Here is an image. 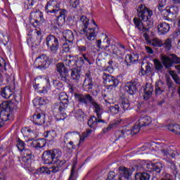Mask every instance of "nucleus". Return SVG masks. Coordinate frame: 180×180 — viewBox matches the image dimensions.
I'll return each instance as SVG.
<instances>
[{"label": "nucleus", "instance_id": "nucleus-1", "mask_svg": "<svg viewBox=\"0 0 180 180\" xmlns=\"http://www.w3.org/2000/svg\"><path fill=\"white\" fill-rule=\"evenodd\" d=\"M80 22L82 26V28L80 29L81 34H86V39L90 40V41L95 40L96 38V32H95V28L88 29L89 18H86L85 15H82L80 18Z\"/></svg>", "mask_w": 180, "mask_h": 180}, {"label": "nucleus", "instance_id": "nucleus-2", "mask_svg": "<svg viewBox=\"0 0 180 180\" xmlns=\"http://www.w3.org/2000/svg\"><path fill=\"white\" fill-rule=\"evenodd\" d=\"M138 16L142 22H144V26H151V17L153 16V11L141 4L136 9Z\"/></svg>", "mask_w": 180, "mask_h": 180}, {"label": "nucleus", "instance_id": "nucleus-3", "mask_svg": "<svg viewBox=\"0 0 180 180\" xmlns=\"http://www.w3.org/2000/svg\"><path fill=\"white\" fill-rule=\"evenodd\" d=\"M59 99L60 101V104H55V106L58 108L60 114V117H58V115L56 116L58 121L64 120L67 117V113L64 110L68 106V96L65 93H60L59 94Z\"/></svg>", "mask_w": 180, "mask_h": 180}, {"label": "nucleus", "instance_id": "nucleus-4", "mask_svg": "<svg viewBox=\"0 0 180 180\" xmlns=\"http://www.w3.org/2000/svg\"><path fill=\"white\" fill-rule=\"evenodd\" d=\"M13 110L12 103L4 102L0 105V119L2 122H8L9 120Z\"/></svg>", "mask_w": 180, "mask_h": 180}, {"label": "nucleus", "instance_id": "nucleus-5", "mask_svg": "<svg viewBox=\"0 0 180 180\" xmlns=\"http://www.w3.org/2000/svg\"><path fill=\"white\" fill-rule=\"evenodd\" d=\"M139 129L138 126H134L131 129H124L122 130H118L115 134V141L117 140H122V139H124V137L127 136H130V134H137V133H139Z\"/></svg>", "mask_w": 180, "mask_h": 180}, {"label": "nucleus", "instance_id": "nucleus-6", "mask_svg": "<svg viewBox=\"0 0 180 180\" xmlns=\"http://www.w3.org/2000/svg\"><path fill=\"white\" fill-rule=\"evenodd\" d=\"M67 10L61 9L58 12L57 14H55L57 18H55L53 20H51V25L53 26V29H57V26H63L65 23V16H67Z\"/></svg>", "mask_w": 180, "mask_h": 180}, {"label": "nucleus", "instance_id": "nucleus-7", "mask_svg": "<svg viewBox=\"0 0 180 180\" xmlns=\"http://www.w3.org/2000/svg\"><path fill=\"white\" fill-rule=\"evenodd\" d=\"M171 56L172 57V58H169V56H167V55L160 56V60L165 68H171L174 63H176V64L180 63V58H178L176 55L171 54Z\"/></svg>", "mask_w": 180, "mask_h": 180}, {"label": "nucleus", "instance_id": "nucleus-8", "mask_svg": "<svg viewBox=\"0 0 180 180\" xmlns=\"http://www.w3.org/2000/svg\"><path fill=\"white\" fill-rule=\"evenodd\" d=\"M46 44L51 53H57L59 49L58 39L54 35H49L46 38Z\"/></svg>", "mask_w": 180, "mask_h": 180}, {"label": "nucleus", "instance_id": "nucleus-9", "mask_svg": "<svg viewBox=\"0 0 180 180\" xmlns=\"http://www.w3.org/2000/svg\"><path fill=\"white\" fill-rule=\"evenodd\" d=\"M118 46L119 48H117V46L115 45H111L110 49H108V51L110 53V54L115 56V57L122 58V57L124 56V53H126V46H124V45L122 44H118Z\"/></svg>", "mask_w": 180, "mask_h": 180}, {"label": "nucleus", "instance_id": "nucleus-10", "mask_svg": "<svg viewBox=\"0 0 180 180\" xmlns=\"http://www.w3.org/2000/svg\"><path fill=\"white\" fill-rule=\"evenodd\" d=\"M34 66L37 68V70H46L47 67H49L47 56L43 54L38 56L34 62Z\"/></svg>", "mask_w": 180, "mask_h": 180}, {"label": "nucleus", "instance_id": "nucleus-11", "mask_svg": "<svg viewBox=\"0 0 180 180\" xmlns=\"http://www.w3.org/2000/svg\"><path fill=\"white\" fill-rule=\"evenodd\" d=\"M56 70L59 74V79L65 82L67 81V77L69 75L68 69L65 68V65L63 63H58L56 64Z\"/></svg>", "mask_w": 180, "mask_h": 180}, {"label": "nucleus", "instance_id": "nucleus-12", "mask_svg": "<svg viewBox=\"0 0 180 180\" xmlns=\"http://www.w3.org/2000/svg\"><path fill=\"white\" fill-rule=\"evenodd\" d=\"M60 10L57 1L55 0L49 1L45 6V12H46V13L57 14Z\"/></svg>", "mask_w": 180, "mask_h": 180}, {"label": "nucleus", "instance_id": "nucleus-13", "mask_svg": "<svg viewBox=\"0 0 180 180\" xmlns=\"http://www.w3.org/2000/svg\"><path fill=\"white\" fill-rule=\"evenodd\" d=\"M103 79L107 86H117L119 85V79L110 74L103 73Z\"/></svg>", "mask_w": 180, "mask_h": 180}, {"label": "nucleus", "instance_id": "nucleus-14", "mask_svg": "<svg viewBox=\"0 0 180 180\" xmlns=\"http://www.w3.org/2000/svg\"><path fill=\"white\" fill-rule=\"evenodd\" d=\"M119 180H129L133 175V170L125 167H120L119 169Z\"/></svg>", "mask_w": 180, "mask_h": 180}, {"label": "nucleus", "instance_id": "nucleus-15", "mask_svg": "<svg viewBox=\"0 0 180 180\" xmlns=\"http://www.w3.org/2000/svg\"><path fill=\"white\" fill-rule=\"evenodd\" d=\"M43 40V35L41 31H36L35 34L27 41L28 44L32 46H40Z\"/></svg>", "mask_w": 180, "mask_h": 180}, {"label": "nucleus", "instance_id": "nucleus-16", "mask_svg": "<svg viewBox=\"0 0 180 180\" xmlns=\"http://www.w3.org/2000/svg\"><path fill=\"white\" fill-rule=\"evenodd\" d=\"M75 96L76 99H77L78 102H80V103H84V105H88V103H91V105L95 101L94 97H92V96L90 94H75Z\"/></svg>", "mask_w": 180, "mask_h": 180}, {"label": "nucleus", "instance_id": "nucleus-17", "mask_svg": "<svg viewBox=\"0 0 180 180\" xmlns=\"http://www.w3.org/2000/svg\"><path fill=\"white\" fill-rule=\"evenodd\" d=\"M153 123V119L150 118V116H143L141 117L139 120V123L137 126L139 127V132L140 131V129L141 127H149V126H151V124Z\"/></svg>", "mask_w": 180, "mask_h": 180}, {"label": "nucleus", "instance_id": "nucleus-18", "mask_svg": "<svg viewBox=\"0 0 180 180\" xmlns=\"http://www.w3.org/2000/svg\"><path fill=\"white\" fill-rule=\"evenodd\" d=\"M30 20H34L35 23H43L44 22V18L43 17V13L39 10L31 12L30 16Z\"/></svg>", "mask_w": 180, "mask_h": 180}, {"label": "nucleus", "instance_id": "nucleus-19", "mask_svg": "<svg viewBox=\"0 0 180 180\" xmlns=\"http://www.w3.org/2000/svg\"><path fill=\"white\" fill-rule=\"evenodd\" d=\"M137 81H131L127 82L124 86V89L129 95H134L137 92Z\"/></svg>", "mask_w": 180, "mask_h": 180}, {"label": "nucleus", "instance_id": "nucleus-20", "mask_svg": "<svg viewBox=\"0 0 180 180\" xmlns=\"http://www.w3.org/2000/svg\"><path fill=\"white\" fill-rule=\"evenodd\" d=\"M97 47L99 50H104V51H109L108 47L110 46V40H109V37L108 35H105V38L103 39V42L102 40L98 39L96 42Z\"/></svg>", "mask_w": 180, "mask_h": 180}, {"label": "nucleus", "instance_id": "nucleus-21", "mask_svg": "<svg viewBox=\"0 0 180 180\" xmlns=\"http://www.w3.org/2000/svg\"><path fill=\"white\" fill-rule=\"evenodd\" d=\"M171 30V25L168 22H161L158 25V32L160 35L167 34Z\"/></svg>", "mask_w": 180, "mask_h": 180}, {"label": "nucleus", "instance_id": "nucleus-22", "mask_svg": "<svg viewBox=\"0 0 180 180\" xmlns=\"http://www.w3.org/2000/svg\"><path fill=\"white\" fill-rule=\"evenodd\" d=\"M42 158L44 160V164H56V160L54 159L51 150H46L44 152Z\"/></svg>", "mask_w": 180, "mask_h": 180}, {"label": "nucleus", "instance_id": "nucleus-23", "mask_svg": "<svg viewBox=\"0 0 180 180\" xmlns=\"http://www.w3.org/2000/svg\"><path fill=\"white\" fill-rule=\"evenodd\" d=\"M77 137H79V143H82L85 140V138L82 135L80 136L78 131L68 132L64 136V140H74Z\"/></svg>", "mask_w": 180, "mask_h": 180}, {"label": "nucleus", "instance_id": "nucleus-24", "mask_svg": "<svg viewBox=\"0 0 180 180\" xmlns=\"http://www.w3.org/2000/svg\"><path fill=\"white\" fill-rule=\"evenodd\" d=\"M134 23L136 26V27H137V29H139V30H140L141 32H148L149 29L147 28V27H150V25H144V22L141 20V19H139L137 18H134Z\"/></svg>", "mask_w": 180, "mask_h": 180}, {"label": "nucleus", "instance_id": "nucleus-25", "mask_svg": "<svg viewBox=\"0 0 180 180\" xmlns=\"http://www.w3.org/2000/svg\"><path fill=\"white\" fill-rule=\"evenodd\" d=\"M120 105L121 106L120 112H122V113H123V112H126V110H129L130 108V103L129 102V99H127L124 96H121L120 100Z\"/></svg>", "mask_w": 180, "mask_h": 180}, {"label": "nucleus", "instance_id": "nucleus-26", "mask_svg": "<svg viewBox=\"0 0 180 180\" xmlns=\"http://www.w3.org/2000/svg\"><path fill=\"white\" fill-rule=\"evenodd\" d=\"M32 122L34 123V124H37V126H41V124H44V115L43 114H34L32 115V117L31 118Z\"/></svg>", "mask_w": 180, "mask_h": 180}, {"label": "nucleus", "instance_id": "nucleus-27", "mask_svg": "<svg viewBox=\"0 0 180 180\" xmlns=\"http://www.w3.org/2000/svg\"><path fill=\"white\" fill-rule=\"evenodd\" d=\"M65 160H60L58 159L56 160V163H53V165L51 167H49V169L53 173L56 174V172H58V171L61 170V168H63V166L65 164Z\"/></svg>", "mask_w": 180, "mask_h": 180}, {"label": "nucleus", "instance_id": "nucleus-28", "mask_svg": "<svg viewBox=\"0 0 180 180\" xmlns=\"http://www.w3.org/2000/svg\"><path fill=\"white\" fill-rule=\"evenodd\" d=\"M154 91V88L151 86V84H147L146 88L143 89V99L144 101H148L150 98L153 96V92Z\"/></svg>", "mask_w": 180, "mask_h": 180}, {"label": "nucleus", "instance_id": "nucleus-29", "mask_svg": "<svg viewBox=\"0 0 180 180\" xmlns=\"http://www.w3.org/2000/svg\"><path fill=\"white\" fill-rule=\"evenodd\" d=\"M71 78L76 82L81 79V68L76 67L71 70Z\"/></svg>", "mask_w": 180, "mask_h": 180}, {"label": "nucleus", "instance_id": "nucleus-30", "mask_svg": "<svg viewBox=\"0 0 180 180\" xmlns=\"http://www.w3.org/2000/svg\"><path fill=\"white\" fill-rule=\"evenodd\" d=\"M92 86H94V82L92 81L91 74L86 73L83 83V87L86 88V89H92Z\"/></svg>", "mask_w": 180, "mask_h": 180}, {"label": "nucleus", "instance_id": "nucleus-31", "mask_svg": "<svg viewBox=\"0 0 180 180\" xmlns=\"http://www.w3.org/2000/svg\"><path fill=\"white\" fill-rule=\"evenodd\" d=\"M63 37L66 41H68L69 44L72 46V41H74V33L70 30H67L63 32Z\"/></svg>", "mask_w": 180, "mask_h": 180}, {"label": "nucleus", "instance_id": "nucleus-32", "mask_svg": "<svg viewBox=\"0 0 180 180\" xmlns=\"http://www.w3.org/2000/svg\"><path fill=\"white\" fill-rule=\"evenodd\" d=\"M98 123H105V120L100 118H97L95 116H91L89 121H88V124L89 127H95Z\"/></svg>", "mask_w": 180, "mask_h": 180}, {"label": "nucleus", "instance_id": "nucleus-33", "mask_svg": "<svg viewBox=\"0 0 180 180\" xmlns=\"http://www.w3.org/2000/svg\"><path fill=\"white\" fill-rule=\"evenodd\" d=\"M139 61V55L136 53L128 54L125 57V62L127 64H134Z\"/></svg>", "mask_w": 180, "mask_h": 180}, {"label": "nucleus", "instance_id": "nucleus-34", "mask_svg": "<svg viewBox=\"0 0 180 180\" xmlns=\"http://www.w3.org/2000/svg\"><path fill=\"white\" fill-rule=\"evenodd\" d=\"M46 146V141L43 139L34 140L31 143V147L34 148H43Z\"/></svg>", "mask_w": 180, "mask_h": 180}, {"label": "nucleus", "instance_id": "nucleus-35", "mask_svg": "<svg viewBox=\"0 0 180 180\" xmlns=\"http://www.w3.org/2000/svg\"><path fill=\"white\" fill-rule=\"evenodd\" d=\"M169 16L174 20V19H176V16L178 15V12H179V8L178 6H171L169 9Z\"/></svg>", "mask_w": 180, "mask_h": 180}, {"label": "nucleus", "instance_id": "nucleus-36", "mask_svg": "<svg viewBox=\"0 0 180 180\" xmlns=\"http://www.w3.org/2000/svg\"><path fill=\"white\" fill-rule=\"evenodd\" d=\"M11 95H13V91L11 90V87L6 86L1 90V96L5 98V99H9Z\"/></svg>", "mask_w": 180, "mask_h": 180}, {"label": "nucleus", "instance_id": "nucleus-37", "mask_svg": "<svg viewBox=\"0 0 180 180\" xmlns=\"http://www.w3.org/2000/svg\"><path fill=\"white\" fill-rule=\"evenodd\" d=\"M92 106H94V112L97 115L98 119L101 118L102 116V108H101V105H99L95 100L91 103Z\"/></svg>", "mask_w": 180, "mask_h": 180}, {"label": "nucleus", "instance_id": "nucleus-38", "mask_svg": "<svg viewBox=\"0 0 180 180\" xmlns=\"http://www.w3.org/2000/svg\"><path fill=\"white\" fill-rule=\"evenodd\" d=\"M135 180H150V174L147 172H139L135 174Z\"/></svg>", "mask_w": 180, "mask_h": 180}, {"label": "nucleus", "instance_id": "nucleus-39", "mask_svg": "<svg viewBox=\"0 0 180 180\" xmlns=\"http://www.w3.org/2000/svg\"><path fill=\"white\" fill-rule=\"evenodd\" d=\"M162 82H158L155 84L156 95H161V94L165 91V86H162Z\"/></svg>", "mask_w": 180, "mask_h": 180}, {"label": "nucleus", "instance_id": "nucleus-40", "mask_svg": "<svg viewBox=\"0 0 180 180\" xmlns=\"http://www.w3.org/2000/svg\"><path fill=\"white\" fill-rule=\"evenodd\" d=\"M168 129L170 131L174 133V134H177V136H180V125L179 124H169L168 126Z\"/></svg>", "mask_w": 180, "mask_h": 180}, {"label": "nucleus", "instance_id": "nucleus-41", "mask_svg": "<svg viewBox=\"0 0 180 180\" xmlns=\"http://www.w3.org/2000/svg\"><path fill=\"white\" fill-rule=\"evenodd\" d=\"M162 163L161 162H156L153 163V172H155V174H158V175H160L161 174V171H162Z\"/></svg>", "mask_w": 180, "mask_h": 180}, {"label": "nucleus", "instance_id": "nucleus-42", "mask_svg": "<svg viewBox=\"0 0 180 180\" xmlns=\"http://www.w3.org/2000/svg\"><path fill=\"white\" fill-rule=\"evenodd\" d=\"M120 124V120L114 121L112 124H110L108 127L103 129L104 133H108V131H110L112 129H116L117 126H119Z\"/></svg>", "mask_w": 180, "mask_h": 180}, {"label": "nucleus", "instance_id": "nucleus-43", "mask_svg": "<svg viewBox=\"0 0 180 180\" xmlns=\"http://www.w3.org/2000/svg\"><path fill=\"white\" fill-rule=\"evenodd\" d=\"M74 116L76 119H77V120L82 122V120H84V116H85V113L84 111H82V110L79 109L75 111Z\"/></svg>", "mask_w": 180, "mask_h": 180}, {"label": "nucleus", "instance_id": "nucleus-44", "mask_svg": "<svg viewBox=\"0 0 180 180\" xmlns=\"http://www.w3.org/2000/svg\"><path fill=\"white\" fill-rule=\"evenodd\" d=\"M44 136L48 141H51L56 137V132L54 131H47L44 132Z\"/></svg>", "mask_w": 180, "mask_h": 180}, {"label": "nucleus", "instance_id": "nucleus-45", "mask_svg": "<svg viewBox=\"0 0 180 180\" xmlns=\"http://www.w3.org/2000/svg\"><path fill=\"white\" fill-rule=\"evenodd\" d=\"M51 153H52L53 159L56 160V162H57L58 160H60V158H61V155L63 154L60 149L51 150Z\"/></svg>", "mask_w": 180, "mask_h": 180}, {"label": "nucleus", "instance_id": "nucleus-46", "mask_svg": "<svg viewBox=\"0 0 180 180\" xmlns=\"http://www.w3.org/2000/svg\"><path fill=\"white\" fill-rule=\"evenodd\" d=\"M148 43L153 47H162V41L158 39H153V40L149 41Z\"/></svg>", "mask_w": 180, "mask_h": 180}, {"label": "nucleus", "instance_id": "nucleus-47", "mask_svg": "<svg viewBox=\"0 0 180 180\" xmlns=\"http://www.w3.org/2000/svg\"><path fill=\"white\" fill-rule=\"evenodd\" d=\"M47 84H43L42 89L41 87H39V84H37L38 88H39V92L41 94H47L49 89H50V81L49 79L46 80Z\"/></svg>", "mask_w": 180, "mask_h": 180}, {"label": "nucleus", "instance_id": "nucleus-48", "mask_svg": "<svg viewBox=\"0 0 180 180\" xmlns=\"http://www.w3.org/2000/svg\"><path fill=\"white\" fill-rule=\"evenodd\" d=\"M165 49L167 51L171 50L172 49V39L171 38H167L162 45Z\"/></svg>", "mask_w": 180, "mask_h": 180}, {"label": "nucleus", "instance_id": "nucleus-49", "mask_svg": "<svg viewBox=\"0 0 180 180\" xmlns=\"http://www.w3.org/2000/svg\"><path fill=\"white\" fill-rule=\"evenodd\" d=\"M108 110L112 113V115H117L120 112V107L119 105H115L108 108Z\"/></svg>", "mask_w": 180, "mask_h": 180}, {"label": "nucleus", "instance_id": "nucleus-50", "mask_svg": "<svg viewBox=\"0 0 180 180\" xmlns=\"http://www.w3.org/2000/svg\"><path fill=\"white\" fill-rule=\"evenodd\" d=\"M153 61L155 64V70H156V71H162V68H164V65H162V63H161L158 59H155Z\"/></svg>", "mask_w": 180, "mask_h": 180}, {"label": "nucleus", "instance_id": "nucleus-51", "mask_svg": "<svg viewBox=\"0 0 180 180\" xmlns=\"http://www.w3.org/2000/svg\"><path fill=\"white\" fill-rule=\"evenodd\" d=\"M161 12V15L163 18V19H165V20H172L171 19V17L169 16V11L168 9H165V10H162Z\"/></svg>", "mask_w": 180, "mask_h": 180}, {"label": "nucleus", "instance_id": "nucleus-52", "mask_svg": "<svg viewBox=\"0 0 180 180\" xmlns=\"http://www.w3.org/2000/svg\"><path fill=\"white\" fill-rule=\"evenodd\" d=\"M167 164L168 168H170L172 172H175V171H176L177 169L176 165H175V162H174V161L167 160Z\"/></svg>", "mask_w": 180, "mask_h": 180}, {"label": "nucleus", "instance_id": "nucleus-53", "mask_svg": "<svg viewBox=\"0 0 180 180\" xmlns=\"http://www.w3.org/2000/svg\"><path fill=\"white\" fill-rule=\"evenodd\" d=\"M64 63L67 67L71 68L72 67H74V65H76L75 63H77V61L75 60L66 59L64 60Z\"/></svg>", "mask_w": 180, "mask_h": 180}, {"label": "nucleus", "instance_id": "nucleus-54", "mask_svg": "<svg viewBox=\"0 0 180 180\" xmlns=\"http://www.w3.org/2000/svg\"><path fill=\"white\" fill-rule=\"evenodd\" d=\"M154 163H147L143 165V169L144 171H146V172H153V168Z\"/></svg>", "mask_w": 180, "mask_h": 180}, {"label": "nucleus", "instance_id": "nucleus-55", "mask_svg": "<svg viewBox=\"0 0 180 180\" xmlns=\"http://www.w3.org/2000/svg\"><path fill=\"white\" fill-rule=\"evenodd\" d=\"M25 142L20 139H18V143H17V147L20 151H23L25 150Z\"/></svg>", "mask_w": 180, "mask_h": 180}, {"label": "nucleus", "instance_id": "nucleus-56", "mask_svg": "<svg viewBox=\"0 0 180 180\" xmlns=\"http://www.w3.org/2000/svg\"><path fill=\"white\" fill-rule=\"evenodd\" d=\"M75 61L76 67H79V68H81V67L85 64V60H84V58L82 57L78 58L77 60H75Z\"/></svg>", "mask_w": 180, "mask_h": 180}, {"label": "nucleus", "instance_id": "nucleus-57", "mask_svg": "<svg viewBox=\"0 0 180 180\" xmlns=\"http://www.w3.org/2000/svg\"><path fill=\"white\" fill-rule=\"evenodd\" d=\"M82 58L84 61H86L89 65H92L94 63L91 61V56H89V53H84L82 54Z\"/></svg>", "mask_w": 180, "mask_h": 180}, {"label": "nucleus", "instance_id": "nucleus-58", "mask_svg": "<svg viewBox=\"0 0 180 180\" xmlns=\"http://www.w3.org/2000/svg\"><path fill=\"white\" fill-rule=\"evenodd\" d=\"M171 76L172 77L175 83L177 84V85H180V79L179 77H178V75L175 72H172Z\"/></svg>", "mask_w": 180, "mask_h": 180}, {"label": "nucleus", "instance_id": "nucleus-59", "mask_svg": "<svg viewBox=\"0 0 180 180\" xmlns=\"http://www.w3.org/2000/svg\"><path fill=\"white\" fill-rule=\"evenodd\" d=\"M53 86H55V88H56V89H61V88H63V85L62 82L56 79V80H53Z\"/></svg>", "mask_w": 180, "mask_h": 180}, {"label": "nucleus", "instance_id": "nucleus-60", "mask_svg": "<svg viewBox=\"0 0 180 180\" xmlns=\"http://www.w3.org/2000/svg\"><path fill=\"white\" fill-rule=\"evenodd\" d=\"M70 5L72 8H77L79 5V0H70Z\"/></svg>", "mask_w": 180, "mask_h": 180}, {"label": "nucleus", "instance_id": "nucleus-61", "mask_svg": "<svg viewBox=\"0 0 180 180\" xmlns=\"http://www.w3.org/2000/svg\"><path fill=\"white\" fill-rule=\"evenodd\" d=\"M38 172H40V174H44L46 172V174H50L51 172L50 169L49 170V168L43 167L38 169Z\"/></svg>", "mask_w": 180, "mask_h": 180}, {"label": "nucleus", "instance_id": "nucleus-62", "mask_svg": "<svg viewBox=\"0 0 180 180\" xmlns=\"http://www.w3.org/2000/svg\"><path fill=\"white\" fill-rule=\"evenodd\" d=\"M171 148H168L167 149H162L161 153L163 155L168 157L171 154Z\"/></svg>", "mask_w": 180, "mask_h": 180}, {"label": "nucleus", "instance_id": "nucleus-63", "mask_svg": "<svg viewBox=\"0 0 180 180\" xmlns=\"http://www.w3.org/2000/svg\"><path fill=\"white\" fill-rule=\"evenodd\" d=\"M115 176H116V173H115V172L111 171L108 173L106 180H112L115 179Z\"/></svg>", "mask_w": 180, "mask_h": 180}, {"label": "nucleus", "instance_id": "nucleus-64", "mask_svg": "<svg viewBox=\"0 0 180 180\" xmlns=\"http://www.w3.org/2000/svg\"><path fill=\"white\" fill-rule=\"evenodd\" d=\"M178 36H180V30H176L172 34V39L175 40V39H178Z\"/></svg>", "mask_w": 180, "mask_h": 180}]
</instances>
